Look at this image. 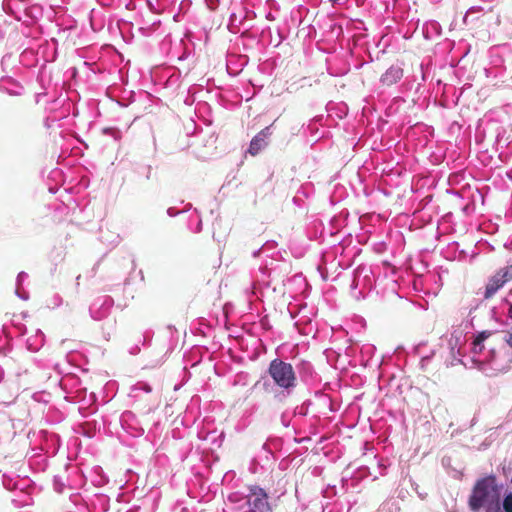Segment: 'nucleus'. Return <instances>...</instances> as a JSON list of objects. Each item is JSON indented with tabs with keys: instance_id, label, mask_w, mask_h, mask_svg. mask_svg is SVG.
Here are the masks:
<instances>
[{
	"instance_id": "nucleus-1",
	"label": "nucleus",
	"mask_w": 512,
	"mask_h": 512,
	"mask_svg": "<svg viewBox=\"0 0 512 512\" xmlns=\"http://www.w3.org/2000/svg\"><path fill=\"white\" fill-rule=\"evenodd\" d=\"M491 331H482L472 343V360L487 376L508 371L512 366V351Z\"/></svg>"
},
{
	"instance_id": "nucleus-2",
	"label": "nucleus",
	"mask_w": 512,
	"mask_h": 512,
	"mask_svg": "<svg viewBox=\"0 0 512 512\" xmlns=\"http://www.w3.org/2000/svg\"><path fill=\"white\" fill-rule=\"evenodd\" d=\"M267 374L269 378L261 377L255 386L261 385L264 391L273 393L278 400L290 396L298 385V378L293 365L280 358L270 361Z\"/></svg>"
},
{
	"instance_id": "nucleus-3",
	"label": "nucleus",
	"mask_w": 512,
	"mask_h": 512,
	"mask_svg": "<svg viewBox=\"0 0 512 512\" xmlns=\"http://www.w3.org/2000/svg\"><path fill=\"white\" fill-rule=\"evenodd\" d=\"M503 485L497 482L494 475H488L476 481L469 496L468 505L471 511L502 512L501 495Z\"/></svg>"
},
{
	"instance_id": "nucleus-4",
	"label": "nucleus",
	"mask_w": 512,
	"mask_h": 512,
	"mask_svg": "<svg viewBox=\"0 0 512 512\" xmlns=\"http://www.w3.org/2000/svg\"><path fill=\"white\" fill-rule=\"evenodd\" d=\"M228 500L231 503L237 504L236 509L242 510L244 508L255 512H270V505L268 503V495L266 491L259 486L249 487L247 495H240L239 493L230 494Z\"/></svg>"
},
{
	"instance_id": "nucleus-5",
	"label": "nucleus",
	"mask_w": 512,
	"mask_h": 512,
	"mask_svg": "<svg viewBox=\"0 0 512 512\" xmlns=\"http://www.w3.org/2000/svg\"><path fill=\"white\" fill-rule=\"evenodd\" d=\"M512 280V265H507L500 268L487 282L484 297H492L500 288L507 282Z\"/></svg>"
},
{
	"instance_id": "nucleus-6",
	"label": "nucleus",
	"mask_w": 512,
	"mask_h": 512,
	"mask_svg": "<svg viewBox=\"0 0 512 512\" xmlns=\"http://www.w3.org/2000/svg\"><path fill=\"white\" fill-rule=\"evenodd\" d=\"M3 9L18 21L26 23L28 19L34 18L33 11L35 8L28 7L23 0H4Z\"/></svg>"
},
{
	"instance_id": "nucleus-7",
	"label": "nucleus",
	"mask_w": 512,
	"mask_h": 512,
	"mask_svg": "<svg viewBox=\"0 0 512 512\" xmlns=\"http://www.w3.org/2000/svg\"><path fill=\"white\" fill-rule=\"evenodd\" d=\"M466 343V334L464 329L462 328H454L450 333V337L448 339V348L450 350L451 355V365H455L456 363H461L462 348Z\"/></svg>"
},
{
	"instance_id": "nucleus-8",
	"label": "nucleus",
	"mask_w": 512,
	"mask_h": 512,
	"mask_svg": "<svg viewBox=\"0 0 512 512\" xmlns=\"http://www.w3.org/2000/svg\"><path fill=\"white\" fill-rule=\"evenodd\" d=\"M113 299L109 296L98 297L90 306V315L94 320L105 318L113 306Z\"/></svg>"
},
{
	"instance_id": "nucleus-9",
	"label": "nucleus",
	"mask_w": 512,
	"mask_h": 512,
	"mask_svg": "<svg viewBox=\"0 0 512 512\" xmlns=\"http://www.w3.org/2000/svg\"><path fill=\"white\" fill-rule=\"evenodd\" d=\"M271 134H272V132H271L270 126L262 129L251 140L248 152L251 155H257L260 151H262L268 145V139L271 136Z\"/></svg>"
},
{
	"instance_id": "nucleus-10",
	"label": "nucleus",
	"mask_w": 512,
	"mask_h": 512,
	"mask_svg": "<svg viewBox=\"0 0 512 512\" xmlns=\"http://www.w3.org/2000/svg\"><path fill=\"white\" fill-rule=\"evenodd\" d=\"M403 76V70L398 66H391L381 76L380 81L383 85L391 86L397 83Z\"/></svg>"
},
{
	"instance_id": "nucleus-11",
	"label": "nucleus",
	"mask_w": 512,
	"mask_h": 512,
	"mask_svg": "<svg viewBox=\"0 0 512 512\" xmlns=\"http://www.w3.org/2000/svg\"><path fill=\"white\" fill-rule=\"evenodd\" d=\"M44 344V334L42 331L37 330L36 334L27 339V348L32 351H38Z\"/></svg>"
},
{
	"instance_id": "nucleus-12",
	"label": "nucleus",
	"mask_w": 512,
	"mask_h": 512,
	"mask_svg": "<svg viewBox=\"0 0 512 512\" xmlns=\"http://www.w3.org/2000/svg\"><path fill=\"white\" fill-rule=\"evenodd\" d=\"M28 278V274L24 271L20 272L16 278V289L15 293L16 295L22 299V300H28L29 299V293L22 288V284L24 281Z\"/></svg>"
},
{
	"instance_id": "nucleus-13",
	"label": "nucleus",
	"mask_w": 512,
	"mask_h": 512,
	"mask_svg": "<svg viewBox=\"0 0 512 512\" xmlns=\"http://www.w3.org/2000/svg\"><path fill=\"white\" fill-rule=\"evenodd\" d=\"M369 270L365 267H358L354 272V278L351 284L352 288H357L362 282L368 279Z\"/></svg>"
},
{
	"instance_id": "nucleus-14",
	"label": "nucleus",
	"mask_w": 512,
	"mask_h": 512,
	"mask_svg": "<svg viewBox=\"0 0 512 512\" xmlns=\"http://www.w3.org/2000/svg\"><path fill=\"white\" fill-rule=\"evenodd\" d=\"M298 368H299V373L304 380H307L308 378L312 377L313 366L311 365V363H309L307 361H302Z\"/></svg>"
},
{
	"instance_id": "nucleus-15",
	"label": "nucleus",
	"mask_w": 512,
	"mask_h": 512,
	"mask_svg": "<svg viewBox=\"0 0 512 512\" xmlns=\"http://www.w3.org/2000/svg\"><path fill=\"white\" fill-rule=\"evenodd\" d=\"M499 338L497 339L498 344L504 343L509 350L512 351V327L510 331H507L504 335L493 332Z\"/></svg>"
},
{
	"instance_id": "nucleus-16",
	"label": "nucleus",
	"mask_w": 512,
	"mask_h": 512,
	"mask_svg": "<svg viewBox=\"0 0 512 512\" xmlns=\"http://www.w3.org/2000/svg\"><path fill=\"white\" fill-rule=\"evenodd\" d=\"M143 391L145 393H150L152 391L151 386L143 381L137 382L131 389V392Z\"/></svg>"
},
{
	"instance_id": "nucleus-17",
	"label": "nucleus",
	"mask_w": 512,
	"mask_h": 512,
	"mask_svg": "<svg viewBox=\"0 0 512 512\" xmlns=\"http://www.w3.org/2000/svg\"><path fill=\"white\" fill-rule=\"evenodd\" d=\"M274 248H275V243L274 242H266L260 249L255 250L253 252V256L254 257H258L262 253H265L267 250H271V249H274Z\"/></svg>"
},
{
	"instance_id": "nucleus-18",
	"label": "nucleus",
	"mask_w": 512,
	"mask_h": 512,
	"mask_svg": "<svg viewBox=\"0 0 512 512\" xmlns=\"http://www.w3.org/2000/svg\"><path fill=\"white\" fill-rule=\"evenodd\" d=\"M505 512H512V493H509L503 499L501 503Z\"/></svg>"
},
{
	"instance_id": "nucleus-19",
	"label": "nucleus",
	"mask_w": 512,
	"mask_h": 512,
	"mask_svg": "<svg viewBox=\"0 0 512 512\" xmlns=\"http://www.w3.org/2000/svg\"><path fill=\"white\" fill-rule=\"evenodd\" d=\"M179 213H180V212H179L176 208H174V207H170V208H168V209H167V214H168V216H170V217H175V216H176V215H178Z\"/></svg>"
},
{
	"instance_id": "nucleus-20",
	"label": "nucleus",
	"mask_w": 512,
	"mask_h": 512,
	"mask_svg": "<svg viewBox=\"0 0 512 512\" xmlns=\"http://www.w3.org/2000/svg\"><path fill=\"white\" fill-rule=\"evenodd\" d=\"M61 303H62V299H61V297H59L58 295H55V296L53 297V302H52L53 307H57V306H59Z\"/></svg>"
},
{
	"instance_id": "nucleus-21",
	"label": "nucleus",
	"mask_w": 512,
	"mask_h": 512,
	"mask_svg": "<svg viewBox=\"0 0 512 512\" xmlns=\"http://www.w3.org/2000/svg\"><path fill=\"white\" fill-rule=\"evenodd\" d=\"M201 230H202V221H201V219H199L196 224V228H195L194 232L199 233Z\"/></svg>"
},
{
	"instance_id": "nucleus-22",
	"label": "nucleus",
	"mask_w": 512,
	"mask_h": 512,
	"mask_svg": "<svg viewBox=\"0 0 512 512\" xmlns=\"http://www.w3.org/2000/svg\"><path fill=\"white\" fill-rule=\"evenodd\" d=\"M508 304H509V307H508L507 314L512 319V303H508Z\"/></svg>"
},
{
	"instance_id": "nucleus-23",
	"label": "nucleus",
	"mask_w": 512,
	"mask_h": 512,
	"mask_svg": "<svg viewBox=\"0 0 512 512\" xmlns=\"http://www.w3.org/2000/svg\"><path fill=\"white\" fill-rule=\"evenodd\" d=\"M266 18L270 21L274 20V16L272 15L271 12H269L267 15H266Z\"/></svg>"
},
{
	"instance_id": "nucleus-24",
	"label": "nucleus",
	"mask_w": 512,
	"mask_h": 512,
	"mask_svg": "<svg viewBox=\"0 0 512 512\" xmlns=\"http://www.w3.org/2000/svg\"><path fill=\"white\" fill-rule=\"evenodd\" d=\"M239 512H255V511H252V510H248L246 508L242 509V510H238Z\"/></svg>"
},
{
	"instance_id": "nucleus-25",
	"label": "nucleus",
	"mask_w": 512,
	"mask_h": 512,
	"mask_svg": "<svg viewBox=\"0 0 512 512\" xmlns=\"http://www.w3.org/2000/svg\"><path fill=\"white\" fill-rule=\"evenodd\" d=\"M429 358H430V356L422 357L421 361L424 362V361L428 360Z\"/></svg>"
},
{
	"instance_id": "nucleus-26",
	"label": "nucleus",
	"mask_w": 512,
	"mask_h": 512,
	"mask_svg": "<svg viewBox=\"0 0 512 512\" xmlns=\"http://www.w3.org/2000/svg\"><path fill=\"white\" fill-rule=\"evenodd\" d=\"M332 4H336L339 2V0H329Z\"/></svg>"
},
{
	"instance_id": "nucleus-27",
	"label": "nucleus",
	"mask_w": 512,
	"mask_h": 512,
	"mask_svg": "<svg viewBox=\"0 0 512 512\" xmlns=\"http://www.w3.org/2000/svg\"><path fill=\"white\" fill-rule=\"evenodd\" d=\"M262 448L266 450L267 449V444H263Z\"/></svg>"
},
{
	"instance_id": "nucleus-28",
	"label": "nucleus",
	"mask_w": 512,
	"mask_h": 512,
	"mask_svg": "<svg viewBox=\"0 0 512 512\" xmlns=\"http://www.w3.org/2000/svg\"><path fill=\"white\" fill-rule=\"evenodd\" d=\"M299 413L302 414V415H305L304 410H301Z\"/></svg>"
},
{
	"instance_id": "nucleus-29",
	"label": "nucleus",
	"mask_w": 512,
	"mask_h": 512,
	"mask_svg": "<svg viewBox=\"0 0 512 512\" xmlns=\"http://www.w3.org/2000/svg\"><path fill=\"white\" fill-rule=\"evenodd\" d=\"M56 490H57L58 492H61V491H62V490H61V488H58L57 486H56Z\"/></svg>"
}]
</instances>
